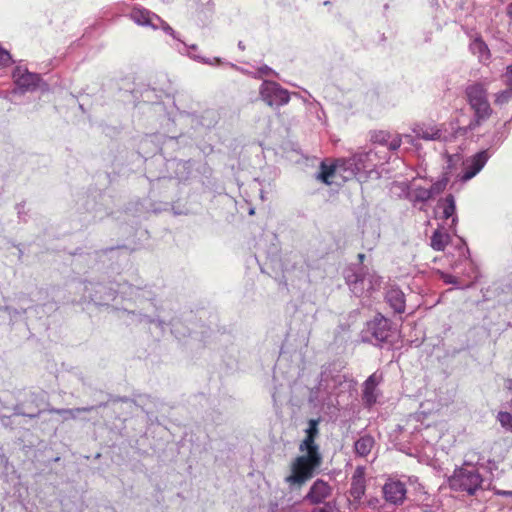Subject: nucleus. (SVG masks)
Here are the masks:
<instances>
[{
	"mask_svg": "<svg viewBox=\"0 0 512 512\" xmlns=\"http://www.w3.org/2000/svg\"><path fill=\"white\" fill-rule=\"evenodd\" d=\"M380 153V150L369 149L355 153L347 159H338L331 164L322 161L316 179L326 185H338L340 181L354 177L360 182L365 181L373 173L378 174L376 168L385 160V156H381Z\"/></svg>",
	"mask_w": 512,
	"mask_h": 512,
	"instance_id": "1",
	"label": "nucleus"
},
{
	"mask_svg": "<svg viewBox=\"0 0 512 512\" xmlns=\"http://www.w3.org/2000/svg\"><path fill=\"white\" fill-rule=\"evenodd\" d=\"M355 388L352 379L341 371L336 365L323 367L318 385L311 390L309 401L315 405L336 407L340 398L349 394Z\"/></svg>",
	"mask_w": 512,
	"mask_h": 512,
	"instance_id": "2",
	"label": "nucleus"
},
{
	"mask_svg": "<svg viewBox=\"0 0 512 512\" xmlns=\"http://www.w3.org/2000/svg\"><path fill=\"white\" fill-rule=\"evenodd\" d=\"M318 419H310L306 429V437L300 444V450L306 453L295 459L292 464V473L285 480H308L314 476L315 471L321 464V455L318 446L315 444L317 437Z\"/></svg>",
	"mask_w": 512,
	"mask_h": 512,
	"instance_id": "3",
	"label": "nucleus"
},
{
	"mask_svg": "<svg viewBox=\"0 0 512 512\" xmlns=\"http://www.w3.org/2000/svg\"><path fill=\"white\" fill-rule=\"evenodd\" d=\"M467 102L474 113L473 119L463 128H459L457 133L466 135L468 131H472L479 127L492 114V108L488 101L487 88L482 83L469 84L465 89Z\"/></svg>",
	"mask_w": 512,
	"mask_h": 512,
	"instance_id": "4",
	"label": "nucleus"
},
{
	"mask_svg": "<svg viewBox=\"0 0 512 512\" xmlns=\"http://www.w3.org/2000/svg\"><path fill=\"white\" fill-rule=\"evenodd\" d=\"M346 283L354 295L360 297L364 293L374 290L380 285V281L372 274L364 273L363 268L356 271H350L345 275Z\"/></svg>",
	"mask_w": 512,
	"mask_h": 512,
	"instance_id": "5",
	"label": "nucleus"
},
{
	"mask_svg": "<svg viewBox=\"0 0 512 512\" xmlns=\"http://www.w3.org/2000/svg\"><path fill=\"white\" fill-rule=\"evenodd\" d=\"M259 92L261 99L273 108L284 106L290 101L289 91L274 81H264Z\"/></svg>",
	"mask_w": 512,
	"mask_h": 512,
	"instance_id": "6",
	"label": "nucleus"
},
{
	"mask_svg": "<svg viewBox=\"0 0 512 512\" xmlns=\"http://www.w3.org/2000/svg\"><path fill=\"white\" fill-rule=\"evenodd\" d=\"M482 460L476 451H469L465 455L462 466L455 468L448 480H483L478 472V464Z\"/></svg>",
	"mask_w": 512,
	"mask_h": 512,
	"instance_id": "7",
	"label": "nucleus"
},
{
	"mask_svg": "<svg viewBox=\"0 0 512 512\" xmlns=\"http://www.w3.org/2000/svg\"><path fill=\"white\" fill-rule=\"evenodd\" d=\"M491 156L492 152L489 149H484L466 158L462 162V173L459 175V179L462 182H466L474 178L483 169Z\"/></svg>",
	"mask_w": 512,
	"mask_h": 512,
	"instance_id": "8",
	"label": "nucleus"
},
{
	"mask_svg": "<svg viewBox=\"0 0 512 512\" xmlns=\"http://www.w3.org/2000/svg\"><path fill=\"white\" fill-rule=\"evenodd\" d=\"M390 333L389 320L378 315L367 324L366 340L374 345L380 346L388 341Z\"/></svg>",
	"mask_w": 512,
	"mask_h": 512,
	"instance_id": "9",
	"label": "nucleus"
},
{
	"mask_svg": "<svg viewBox=\"0 0 512 512\" xmlns=\"http://www.w3.org/2000/svg\"><path fill=\"white\" fill-rule=\"evenodd\" d=\"M12 77L17 86V88L12 91L13 93H17L18 90L21 92H32L41 87L42 80L40 75L29 72L25 67L17 66L13 71Z\"/></svg>",
	"mask_w": 512,
	"mask_h": 512,
	"instance_id": "10",
	"label": "nucleus"
},
{
	"mask_svg": "<svg viewBox=\"0 0 512 512\" xmlns=\"http://www.w3.org/2000/svg\"><path fill=\"white\" fill-rule=\"evenodd\" d=\"M130 18L137 25L151 27L153 29H158L161 23V18L158 15L140 6L132 8Z\"/></svg>",
	"mask_w": 512,
	"mask_h": 512,
	"instance_id": "11",
	"label": "nucleus"
},
{
	"mask_svg": "<svg viewBox=\"0 0 512 512\" xmlns=\"http://www.w3.org/2000/svg\"><path fill=\"white\" fill-rule=\"evenodd\" d=\"M412 131L418 139L425 141L446 140L441 126L435 124L418 123L414 125Z\"/></svg>",
	"mask_w": 512,
	"mask_h": 512,
	"instance_id": "12",
	"label": "nucleus"
},
{
	"mask_svg": "<svg viewBox=\"0 0 512 512\" xmlns=\"http://www.w3.org/2000/svg\"><path fill=\"white\" fill-rule=\"evenodd\" d=\"M438 207L442 210V217L446 220L451 219L449 229L453 234H456V226L458 223V216L456 214V201L452 194L447 195L445 198L438 202Z\"/></svg>",
	"mask_w": 512,
	"mask_h": 512,
	"instance_id": "13",
	"label": "nucleus"
},
{
	"mask_svg": "<svg viewBox=\"0 0 512 512\" xmlns=\"http://www.w3.org/2000/svg\"><path fill=\"white\" fill-rule=\"evenodd\" d=\"M175 49L183 54V55H187L189 56L191 59L197 61V62H201L203 64H207V65H210V66H216V65H221L224 63V61L221 59V58H218V57H214V58H206V57H202L201 55H199L197 53V50H198V47L197 45H186L185 43L179 41V43L175 46Z\"/></svg>",
	"mask_w": 512,
	"mask_h": 512,
	"instance_id": "14",
	"label": "nucleus"
},
{
	"mask_svg": "<svg viewBox=\"0 0 512 512\" xmlns=\"http://www.w3.org/2000/svg\"><path fill=\"white\" fill-rule=\"evenodd\" d=\"M382 380V375L377 372L370 375L363 385V401L371 406L377 401L376 387Z\"/></svg>",
	"mask_w": 512,
	"mask_h": 512,
	"instance_id": "15",
	"label": "nucleus"
},
{
	"mask_svg": "<svg viewBox=\"0 0 512 512\" xmlns=\"http://www.w3.org/2000/svg\"><path fill=\"white\" fill-rule=\"evenodd\" d=\"M383 493L387 501L394 504L401 503L406 494L404 482H385Z\"/></svg>",
	"mask_w": 512,
	"mask_h": 512,
	"instance_id": "16",
	"label": "nucleus"
},
{
	"mask_svg": "<svg viewBox=\"0 0 512 512\" xmlns=\"http://www.w3.org/2000/svg\"><path fill=\"white\" fill-rule=\"evenodd\" d=\"M385 298L394 312L400 314L405 311V295L399 288L391 287L388 289Z\"/></svg>",
	"mask_w": 512,
	"mask_h": 512,
	"instance_id": "17",
	"label": "nucleus"
},
{
	"mask_svg": "<svg viewBox=\"0 0 512 512\" xmlns=\"http://www.w3.org/2000/svg\"><path fill=\"white\" fill-rule=\"evenodd\" d=\"M119 293L129 297L130 299H146L151 300L152 292L146 288H141L136 285H132L129 283L119 284Z\"/></svg>",
	"mask_w": 512,
	"mask_h": 512,
	"instance_id": "18",
	"label": "nucleus"
},
{
	"mask_svg": "<svg viewBox=\"0 0 512 512\" xmlns=\"http://www.w3.org/2000/svg\"><path fill=\"white\" fill-rule=\"evenodd\" d=\"M331 487L328 482H314L310 491L307 495V498L312 503H319L326 497H328L331 493Z\"/></svg>",
	"mask_w": 512,
	"mask_h": 512,
	"instance_id": "19",
	"label": "nucleus"
},
{
	"mask_svg": "<svg viewBox=\"0 0 512 512\" xmlns=\"http://www.w3.org/2000/svg\"><path fill=\"white\" fill-rule=\"evenodd\" d=\"M470 51L476 55L480 62H485L490 58V50L481 37H475L470 45Z\"/></svg>",
	"mask_w": 512,
	"mask_h": 512,
	"instance_id": "20",
	"label": "nucleus"
},
{
	"mask_svg": "<svg viewBox=\"0 0 512 512\" xmlns=\"http://www.w3.org/2000/svg\"><path fill=\"white\" fill-rule=\"evenodd\" d=\"M450 240L451 236L449 233L436 229L430 238V246L435 251H444Z\"/></svg>",
	"mask_w": 512,
	"mask_h": 512,
	"instance_id": "21",
	"label": "nucleus"
},
{
	"mask_svg": "<svg viewBox=\"0 0 512 512\" xmlns=\"http://www.w3.org/2000/svg\"><path fill=\"white\" fill-rule=\"evenodd\" d=\"M407 198L416 206L419 203L424 204L431 199V192L428 191V188L413 187L408 191Z\"/></svg>",
	"mask_w": 512,
	"mask_h": 512,
	"instance_id": "22",
	"label": "nucleus"
},
{
	"mask_svg": "<svg viewBox=\"0 0 512 512\" xmlns=\"http://www.w3.org/2000/svg\"><path fill=\"white\" fill-rule=\"evenodd\" d=\"M374 445L373 437L369 435L361 436L354 444L355 452L361 457L367 456Z\"/></svg>",
	"mask_w": 512,
	"mask_h": 512,
	"instance_id": "23",
	"label": "nucleus"
},
{
	"mask_svg": "<svg viewBox=\"0 0 512 512\" xmlns=\"http://www.w3.org/2000/svg\"><path fill=\"white\" fill-rule=\"evenodd\" d=\"M94 409H95V406H87V407L73 408V409L51 408L49 410V412L59 414V415L63 416V418L65 420H67V419H76L80 413L90 412Z\"/></svg>",
	"mask_w": 512,
	"mask_h": 512,
	"instance_id": "24",
	"label": "nucleus"
},
{
	"mask_svg": "<svg viewBox=\"0 0 512 512\" xmlns=\"http://www.w3.org/2000/svg\"><path fill=\"white\" fill-rule=\"evenodd\" d=\"M390 134L391 133L387 131H378L374 133L372 136V141L375 144V147L373 149L380 150L381 156L386 157V152L384 151V149H387L388 147Z\"/></svg>",
	"mask_w": 512,
	"mask_h": 512,
	"instance_id": "25",
	"label": "nucleus"
},
{
	"mask_svg": "<svg viewBox=\"0 0 512 512\" xmlns=\"http://www.w3.org/2000/svg\"><path fill=\"white\" fill-rule=\"evenodd\" d=\"M81 288L84 290L85 294L83 295V301H93L95 303L100 302L102 300L101 297H98L95 293H98L103 287L100 284H94L92 282L81 284Z\"/></svg>",
	"mask_w": 512,
	"mask_h": 512,
	"instance_id": "26",
	"label": "nucleus"
},
{
	"mask_svg": "<svg viewBox=\"0 0 512 512\" xmlns=\"http://www.w3.org/2000/svg\"><path fill=\"white\" fill-rule=\"evenodd\" d=\"M481 482H450V488L453 490H465L469 495H474L480 488Z\"/></svg>",
	"mask_w": 512,
	"mask_h": 512,
	"instance_id": "27",
	"label": "nucleus"
},
{
	"mask_svg": "<svg viewBox=\"0 0 512 512\" xmlns=\"http://www.w3.org/2000/svg\"><path fill=\"white\" fill-rule=\"evenodd\" d=\"M506 137H507V132L505 131L504 126H503L494 132L491 140L489 141V147L487 149L490 150L492 148L499 147L504 142Z\"/></svg>",
	"mask_w": 512,
	"mask_h": 512,
	"instance_id": "28",
	"label": "nucleus"
},
{
	"mask_svg": "<svg viewBox=\"0 0 512 512\" xmlns=\"http://www.w3.org/2000/svg\"><path fill=\"white\" fill-rule=\"evenodd\" d=\"M497 420L506 431L512 432V414L501 411L497 415Z\"/></svg>",
	"mask_w": 512,
	"mask_h": 512,
	"instance_id": "29",
	"label": "nucleus"
},
{
	"mask_svg": "<svg viewBox=\"0 0 512 512\" xmlns=\"http://www.w3.org/2000/svg\"><path fill=\"white\" fill-rule=\"evenodd\" d=\"M217 122V114L213 110H207L201 117V125L204 127H211Z\"/></svg>",
	"mask_w": 512,
	"mask_h": 512,
	"instance_id": "30",
	"label": "nucleus"
},
{
	"mask_svg": "<svg viewBox=\"0 0 512 512\" xmlns=\"http://www.w3.org/2000/svg\"><path fill=\"white\" fill-rule=\"evenodd\" d=\"M512 98V88L505 89L496 94L495 103L496 104H505Z\"/></svg>",
	"mask_w": 512,
	"mask_h": 512,
	"instance_id": "31",
	"label": "nucleus"
},
{
	"mask_svg": "<svg viewBox=\"0 0 512 512\" xmlns=\"http://www.w3.org/2000/svg\"><path fill=\"white\" fill-rule=\"evenodd\" d=\"M389 144L387 147V150L395 151L397 150L401 144H402V136L399 134H390Z\"/></svg>",
	"mask_w": 512,
	"mask_h": 512,
	"instance_id": "32",
	"label": "nucleus"
},
{
	"mask_svg": "<svg viewBox=\"0 0 512 512\" xmlns=\"http://www.w3.org/2000/svg\"><path fill=\"white\" fill-rule=\"evenodd\" d=\"M15 411H16V414L27 416L30 418H35V417L39 416V414L41 413V410L38 408V406L36 408L30 409L28 411H26L22 406H17L15 408Z\"/></svg>",
	"mask_w": 512,
	"mask_h": 512,
	"instance_id": "33",
	"label": "nucleus"
},
{
	"mask_svg": "<svg viewBox=\"0 0 512 512\" xmlns=\"http://www.w3.org/2000/svg\"><path fill=\"white\" fill-rule=\"evenodd\" d=\"M12 63V57L10 53L0 47V68L6 67Z\"/></svg>",
	"mask_w": 512,
	"mask_h": 512,
	"instance_id": "34",
	"label": "nucleus"
},
{
	"mask_svg": "<svg viewBox=\"0 0 512 512\" xmlns=\"http://www.w3.org/2000/svg\"><path fill=\"white\" fill-rule=\"evenodd\" d=\"M446 186V183L444 181H437L433 183L429 188L428 191L431 192V198H433L435 195L440 194Z\"/></svg>",
	"mask_w": 512,
	"mask_h": 512,
	"instance_id": "35",
	"label": "nucleus"
},
{
	"mask_svg": "<svg viewBox=\"0 0 512 512\" xmlns=\"http://www.w3.org/2000/svg\"><path fill=\"white\" fill-rule=\"evenodd\" d=\"M159 28H162L165 33H167L168 35L172 36L174 39L180 41L177 38V35H176V32L174 31V29L169 24H167L165 21H163L162 19H161V23L159 25Z\"/></svg>",
	"mask_w": 512,
	"mask_h": 512,
	"instance_id": "36",
	"label": "nucleus"
},
{
	"mask_svg": "<svg viewBox=\"0 0 512 512\" xmlns=\"http://www.w3.org/2000/svg\"><path fill=\"white\" fill-rule=\"evenodd\" d=\"M440 277L443 280V282L446 284H453V285L459 284L457 277H455L451 274L441 272Z\"/></svg>",
	"mask_w": 512,
	"mask_h": 512,
	"instance_id": "37",
	"label": "nucleus"
},
{
	"mask_svg": "<svg viewBox=\"0 0 512 512\" xmlns=\"http://www.w3.org/2000/svg\"><path fill=\"white\" fill-rule=\"evenodd\" d=\"M145 319L148 323L155 324L158 328H160L161 331L165 329V327L168 325L165 321L161 319H152L148 316H145Z\"/></svg>",
	"mask_w": 512,
	"mask_h": 512,
	"instance_id": "38",
	"label": "nucleus"
},
{
	"mask_svg": "<svg viewBox=\"0 0 512 512\" xmlns=\"http://www.w3.org/2000/svg\"><path fill=\"white\" fill-rule=\"evenodd\" d=\"M4 311L10 316L13 317L14 315H20L24 314L26 312V309L21 308V310H17L15 308H12L10 306H5Z\"/></svg>",
	"mask_w": 512,
	"mask_h": 512,
	"instance_id": "39",
	"label": "nucleus"
},
{
	"mask_svg": "<svg viewBox=\"0 0 512 512\" xmlns=\"http://www.w3.org/2000/svg\"><path fill=\"white\" fill-rule=\"evenodd\" d=\"M311 512H338L337 509H335L334 506H332L330 503H327L322 508H315Z\"/></svg>",
	"mask_w": 512,
	"mask_h": 512,
	"instance_id": "40",
	"label": "nucleus"
},
{
	"mask_svg": "<svg viewBox=\"0 0 512 512\" xmlns=\"http://www.w3.org/2000/svg\"><path fill=\"white\" fill-rule=\"evenodd\" d=\"M258 73L260 76H268L274 74V71L267 65H262L258 68Z\"/></svg>",
	"mask_w": 512,
	"mask_h": 512,
	"instance_id": "41",
	"label": "nucleus"
},
{
	"mask_svg": "<svg viewBox=\"0 0 512 512\" xmlns=\"http://www.w3.org/2000/svg\"><path fill=\"white\" fill-rule=\"evenodd\" d=\"M505 77L508 86L512 88V65L507 67Z\"/></svg>",
	"mask_w": 512,
	"mask_h": 512,
	"instance_id": "42",
	"label": "nucleus"
},
{
	"mask_svg": "<svg viewBox=\"0 0 512 512\" xmlns=\"http://www.w3.org/2000/svg\"><path fill=\"white\" fill-rule=\"evenodd\" d=\"M206 10L207 11L204 13V19H208L213 12V5L211 4V0L208 1Z\"/></svg>",
	"mask_w": 512,
	"mask_h": 512,
	"instance_id": "43",
	"label": "nucleus"
},
{
	"mask_svg": "<svg viewBox=\"0 0 512 512\" xmlns=\"http://www.w3.org/2000/svg\"><path fill=\"white\" fill-rule=\"evenodd\" d=\"M24 208H25V205L24 204H17L16 206V209H17V213H18V216L19 218H22L23 215H24Z\"/></svg>",
	"mask_w": 512,
	"mask_h": 512,
	"instance_id": "44",
	"label": "nucleus"
},
{
	"mask_svg": "<svg viewBox=\"0 0 512 512\" xmlns=\"http://www.w3.org/2000/svg\"><path fill=\"white\" fill-rule=\"evenodd\" d=\"M362 475H363V469L357 468L352 480H357L358 478H361Z\"/></svg>",
	"mask_w": 512,
	"mask_h": 512,
	"instance_id": "45",
	"label": "nucleus"
},
{
	"mask_svg": "<svg viewBox=\"0 0 512 512\" xmlns=\"http://www.w3.org/2000/svg\"><path fill=\"white\" fill-rule=\"evenodd\" d=\"M471 271H472L471 274H473V278L476 280L478 278L477 269L475 267H472ZM469 277H472V275H469Z\"/></svg>",
	"mask_w": 512,
	"mask_h": 512,
	"instance_id": "46",
	"label": "nucleus"
},
{
	"mask_svg": "<svg viewBox=\"0 0 512 512\" xmlns=\"http://www.w3.org/2000/svg\"><path fill=\"white\" fill-rule=\"evenodd\" d=\"M278 395H279V392H278V390H277V389H275V390L273 391V393H272V398H273L274 402H276V401H277V397H278Z\"/></svg>",
	"mask_w": 512,
	"mask_h": 512,
	"instance_id": "47",
	"label": "nucleus"
},
{
	"mask_svg": "<svg viewBox=\"0 0 512 512\" xmlns=\"http://www.w3.org/2000/svg\"><path fill=\"white\" fill-rule=\"evenodd\" d=\"M506 387L508 389H512V380H508L507 383H506Z\"/></svg>",
	"mask_w": 512,
	"mask_h": 512,
	"instance_id": "48",
	"label": "nucleus"
},
{
	"mask_svg": "<svg viewBox=\"0 0 512 512\" xmlns=\"http://www.w3.org/2000/svg\"><path fill=\"white\" fill-rule=\"evenodd\" d=\"M358 257H359V259L362 261V260L364 259V257H365V256H364V254H359V255H358Z\"/></svg>",
	"mask_w": 512,
	"mask_h": 512,
	"instance_id": "49",
	"label": "nucleus"
},
{
	"mask_svg": "<svg viewBox=\"0 0 512 512\" xmlns=\"http://www.w3.org/2000/svg\"><path fill=\"white\" fill-rule=\"evenodd\" d=\"M145 412H146L147 414H152V413H153V411H152L151 409H146V410H145Z\"/></svg>",
	"mask_w": 512,
	"mask_h": 512,
	"instance_id": "50",
	"label": "nucleus"
},
{
	"mask_svg": "<svg viewBox=\"0 0 512 512\" xmlns=\"http://www.w3.org/2000/svg\"><path fill=\"white\" fill-rule=\"evenodd\" d=\"M472 284H473V282H472V283H470V284H468V285H466L464 288H469V287H471V286H472Z\"/></svg>",
	"mask_w": 512,
	"mask_h": 512,
	"instance_id": "51",
	"label": "nucleus"
},
{
	"mask_svg": "<svg viewBox=\"0 0 512 512\" xmlns=\"http://www.w3.org/2000/svg\"><path fill=\"white\" fill-rule=\"evenodd\" d=\"M292 483H293V484H298V485H300V484H302L303 482L297 481V482H292Z\"/></svg>",
	"mask_w": 512,
	"mask_h": 512,
	"instance_id": "52",
	"label": "nucleus"
},
{
	"mask_svg": "<svg viewBox=\"0 0 512 512\" xmlns=\"http://www.w3.org/2000/svg\"><path fill=\"white\" fill-rule=\"evenodd\" d=\"M249 214H254V209H250Z\"/></svg>",
	"mask_w": 512,
	"mask_h": 512,
	"instance_id": "53",
	"label": "nucleus"
},
{
	"mask_svg": "<svg viewBox=\"0 0 512 512\" xmlns=\"http://www.w3.org/2000/svg\"><path fill=\"white\" fill-rule=\"evenodd\" d=\"M510 407H511V409H512V398H511V401H510Z\"/></svg>",
	"mask_w": 512,
	"mask_h": 512,
	"instance_id": "54",
	"label": "nucleus"
}]
</instances>
